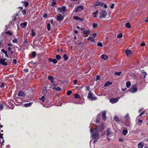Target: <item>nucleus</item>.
I'll return each instance as SVG.
<instances>
[{
	"label": "nucleus",
	"mask_w": 148,
	"mask_h": 148,
	"mask_svg": "<svg viewBox=\"0 0 148 148\" xmlns=\"http://www.w3.org/2000/svg\"><path fill=\"white\" fill-rule=\"evenodd\" d=\"M90 131V132L92 133L91 136L92 139L96 140L99 139V137L97 127H96L95 129L94 130L93 129V128H91Z\"/></svg>",
	"instance_id": "nucleus-1"
},
{
	"label": "nucleus",
	"mask_w": 148,
	"mask_h": 148,
	"mask_svg": "<svg viewBox=\"0 0 148 148\" xmlns=\"http://www.w3.org/2000/svg\"><path fill=\"white\" fill-rule=\"evenodd\" d=\"M99 18H105L107 15V13L106 11L104 10H101L99 13Z\"/></svg>",
	"instance_id": "nucleus-2"
},
{
	"label": "nucleus",
	"mask_w": 148,
	"mask_h": 148,
	"mask_svg": "<svg viewBox=\"0 0 148 148\" xmlns=\"http://www.w3.org/2000/svg\"><path fill=\"white\" fill-rule=\"evenodd\" d=\"M87 97L91 100H95L97 99V98L95 97L92 96V94L91 92H90L88 95Z\"/></svg>",
	"instance_id": "nucleus-3"
},
{
	"label": "nucleus",
	"mask_w": 148,
	"mask_h": 148,
	"mask_svg": "<svg viewBox=\"0 0 148 148\" xmlns=\"http://www.w3.org/2000/svg\"><path fill=\"white\" fill-rule=\"evenodd\" d=\"M119 98H111L110 99V101L112 103H115L118 101L119 99Z\"/></svg>",
	"instance_id": "nucleus-4"
},
{
	"label": "nucleus",
	"mask_w": 148,
	"mask_h": 148,
	"mask_svg": "<svg viewBox=\"0 0 148 148\" xmlns=\"http://www.w3.org/2000/svg\"><path fill=\"white\" fill-rule=\"evenodd\" d=\"M137 90V88L136 87V86L135 85V86H133L132 88L129 90V91L131 92L134 93L136 92Z\"/></svg>",
	"instance_id": "nucleus-5"
},
{
	"label": "nucleus",
	"mask_w": 148,
	"mask_h": 148,
	"mask_svg": "<svg viewBox=\"0 0 148 148\" xmlns=\"http://www.w3.org/2000/svg\"><path fill=\"white\" fill-rule=\"evenodd\" d=\"M63 18V16L60 14H59L57 16L56 19L58 21H61Z\"/></svg>",
	"instance_id": "nucleus-6"
},
{
	"label": "nucleus",
	"mask_w": 148,
	"mask_h": 148,
	"mask_svg": "<svg viewBox=\"0 0 148 148\" xmlns=\"http://www.w3.org/2000/svg\"><path fill=\"white\" fill-rule=\"evenodd\" d=\"M90 31L88 30V31H84L83 32V34H84V36L85 37H86L88 36V35L90 33Z\"/></svg>",
	"instance_id": "nucleus-7"
},
{
	"label": "nucleus",
	"mask_w": 148,
	"mask_h": 148,
	"mask_svg": "<svg viewBox=\"0 0 148 148\" xmlns=\"http://www.w3.org/2000/svg\"><path fill=\"white\" fill-rule=\"evenodd\" d=\"M125 53L127 55V56L129 57L130 56L131 54H132V52L130 50H126L125 51Z\"/></svg>",
	"instance_id": "nucleus-8"
},
{
	"label": "nucleus",
	"mask_w": 148,
	"mask_h": 148,
	"mask_svg": "<svg viewBox=\"0 0 148 148\" xmlns=\"http://www.w3.org/2000/svg\"><path fill=\"white\" fill-rule=\"evenodd\" d=\"M83 7L82 6L80 5L77 7V8L75 9V12H77L81 11V10H83Z\"/></svg>",
	"instance_id": "nucleus-9"
},
{
	"label": "nucleus",
	"mask_w": 148,
	"mask_h": 148,
	"mask_svg": "<svg viewBox=\"0 0 148 148\" xmlns=\"http://www.w3.org/2000/svg\"><path fill=\"white\" fill-rule=\"evenodd\" d=\"M8 102L9 104L11 106V107L14 108V105L13 104V103H14L13 100L12 99H10L8 101Z\"/></svg>",
	"instance_id": "nucleus-10"
},
{
	"label": "nucleus",
	"mask_w": 148,
	"mask_h": 148,
	"mask_svg": "<svg viewBox=\"0 0 148 148\" xmlns=\"http://www.w3.org/2000/svg\"><path fill=\"white\" fill-rule=\"evenodd\" d=\"M18 95L19 96H22L23 97H25V94L24 93V92L22 91H20L18 94Z\"/></svg>",
	"instance_id": "nucleus-11"
},
{
	"label": "nucleus",
	"mask_w": 148,
	"mask_h": 148,
	"mask_svg": "<svg viewBox=\"0 0 148 148\" xmlns=\"http://www.w3.org/2000/svg\"><path fill=\"white\" fill-rule=\"evenodd\" d=\"M0 64L3 65H7L8 63L7 62H5L3 60L2 58L0 59Z\"/></svg>",
	"instance_id": "nucleus-12"
},
{
	"label": "nucleus",
	"mask_w": 148,
	"mask_h": 148,
	"mask_svg": "<svg viewBox=\"0 0 148 148\" xmlns=\"http://www.w3.org/2000/svg\"><path fill=\"white\" fill-rule=\"evenodd\" d=\"M106 112L103 111L102 112V118L103 120L105 121L106 119Z\"/></svg>",
	"instance_id": "nucleus-13"
},
{
	"label": "nucleus",
	"mask_w": 148,
	"mask_h": 148,
	"mask_svg": "<svg viewBox=\"0 0 148 148\" xmlns=\"http://www.w3.org/2000/svg\"><path fill=\"white\" fill-rule=\"evenodd\" d=\"M101 58L103 60H106L108 59V57L106 55L102 54L101 55Z\"/></svg>",
	"instance_id": "nucleus-14"
},
{
	"label": "nucleus",
	"mask_w": 148,
	"mask_h": 148,
	"mask_svg": "<svg viewBox=\"0 0 148 148\" xmlns=\"http://www.w3.org/2000/svg\"><path fill=\"white\" fill-rule=\"evenodd\" d=\"M49 60L50 62H52L54 64H56L57 63V61L55 59L49 58Z\"/></svg>",
	"instance_id": "nucleus-15"
},
{
	"label": "nucleus",
	"mask_w": 148,
	"mask_h": 148,
	"mask_svg": "<svg viewBox=\"0 0 148 148\" xmlns=\"http://www.w3.org/2000/svg\"><path fill=\"white\" fill-rule=\"evenodd\" d=\"M144 145V144L142 142H140L138 144V147L139 148H142L143 147Z\"/></svg>",
	"instance_id": "nucleus-16"
},
{
	"label": "nucleus",
	"mask_w": 148,
	"mask_h": 148,
	"mask_svg": "<svg viewBox=\"0 0 148 148\" xmlns=\"http://www.w3.org/2000/svg\"><path fill=\"white\" fill-rule=\"evenodd\" d=\"M1 52L5 54V56L7 57L8 58H9V56H8L7 54V52L5 51V50L4 49H2L1 50Z\"/></svg>",
	"instance_id": "nucleus-17"
},
{
	"label": "nucleus",
	"mask_w": 148,
	"mask_h": 148,
	"mask_svg": "<svg viewBox=\"0 0 148 148\" xmlns=\"http://www.w3.org/2000/svg\"><path fill=\"white\" fill-rule=\"evenodd\" d=\"M48 79L51 82L53 83V84L54 85V84H53V77L51 76H49L48 77Z\"/></svg>",
	"instance_id": "nucleus-18"
},
{
	"label": "nucleus",
	"mask_w": 148,
	"mask_h": 148,
	"mask_svg": "<svg viewBox=\"0 0 148 148\" xmlns=\"http://www.w3.org/2000/svg\"><path fill=\"white\" fill-rule=\"evenodd\" d=\"M32 103V102H29L28 103H25L24 105V106L25 107H27L31 106Z\"/></svg>",
	"instance_id": "nucleus-19"
},
{
	"label": "nucleus",
	"mask_w": 148,
	"mask_h": 148,
	"mask_svg": "<svg viewBox=\"0 0 148 148\" xmlns=\"http://www.w3.org/2000/svg\"><path fill=\"white\" fill-rule=\"evenodd\" d=\"M103 3L100 2H97L95 3L96 6H102L103 5Z\"/></svg>",
	"instance_id": "nucleus-20"
},
{
	"label": "nucleus",
	"mask_w": 148,
	"mask_h": 148,
	"mask_svg": "<svg viewBox=\"0 0 148 148\" xmlns=\"http://www.w3.org/2000/svg\"><path fill=\"white\" fill-rule=\"evenodd\" d=\"M128 132V131L127 130L124 129L123 130L122 134L124 135H126Z\"/></svg>",
	"instance_id": "nucleus-21"
},
{
	"label": "nucleus",
	"mask_w": 148,
	"mask_h": 148,
	"mask_svg": "<svg viewBox=\"0 0 148 148\" xmlns=\"http://www.w3.org/2000/svg\"><path fill=\"white\" fill-rule=\"evenodd\" d=\"M112 83L110 82H107L104 84V86L105 87H107L109 85L111 84Z\"/></svg>",
	"instance_id": "nucleus-22"
},
{
	"label": "nucleus",
	"mask_w": 148,
	"mask_h": 148,
	"mask_svg": "<svg viewBox=\"0 0 148 148\" xmlns=\"http://www.w3.org/2000/svg\"><path fill=\"white\" fill-rule=\"evenodd\" d=\"M88 40H90L92 42H94L95 39L92 37H89L88 38Z\"/></svg>",
	"instance_id": "nucleus-23"
},
{
	"label": "nucleus",
	"mask_w": 148,
	"mask_h": 148,
	"mask_svg": "<svg viewBox=\"0 0 148 148\" xmlns=\"http://www.w3.org/2000/svg\"><path fill=\"white\" fill-rule=\"evenodd\" d=\"M111 133V131H110V129L109 128H108L107 130V132L106 133L107 136H109L110 135Z\"/></svg>",
	"instance_id": "nucleus-24"
},
{
	"label": "nucleus",
	"mask_w": 148,
	"mask_h": 148,
	"mask_svg": "<svg viewBox=\"0 0 148 148\" xmlns=\"http://www.w3.org/2000/svg\"><path fill=\"white\" fill-rule=\"evenodd\" d=\"M52 89L53 90H56L58 91H60L61 90V88H60L59 87H53L52 88Z\"/></svg>",
	"instance_id": "nucleus-25"
},
{
	"label": "nucleus",
	"mask_w": 148,
	"mask_h": 148,
	"mask_svg": "<svg viewBox=\"0 0 148 148\" xmlns=\"http://www.w3.org/2000/svg\"><path fill=\"white\" fill-rule=\"evenodd\" d=\"M131 85V83L130 82H127L126 83V86L127 88H129Z\"/></svg>",
	"instance_id": "nucleus-26"
},
{
	"label": "nucleus",
	"mask_w": 148,
	"mask_h": 148,
	"mask_svg": "<svg viewBox=\"0 0 148 148\" xmlns=\"http://www.w3.org/2000/svg\"><path fill=\"white\" fill-rule=\"evenodd\" d=\"M27 22H25L24 23H22L21 24V25L22 27H24L27 25Z\"/></svg>",
	"instance_id": "nucleus-27"
},
{
	"label": "nucleus",
	"mask_w": 148,
	"mask_h": 148,
	"mask_svg": "<svg viewBox=\"0 0 148 148\" xmlns=\"http://www.w3.org/2000/svg\"><path fill=\"white\" fill-rule=\"evenodd\" d=\"M125 119L127 120H128L130 119L128 113H127L126 114V115L125 116Z\"/></svg>",
	"instance_id": "nucleus-28"
},
{
	"label": "nucleus",
	"mask_w": 148,
	"mask_h": 148,
	"mask_svg": "<svg viewBox=\"0 0 148 148\" xmlns=\"http://www.w3.org/2000/svg\"><path fill=\"white\" fill-rule=\"evenodd\" d=\"M63 57L65 61L67 60L68 59L67 55L66 54H64L63 56Z\"/></svg>",
	"instance_id": "nucleus-29"
},
{
	"label": "nucleus",
	"mask_w": 148,
	"mask_h": 148,
	"mask_svg": "<svg viewBox=\"0 0 148 148\" xmlns=\"http://www.w3.org/2000/svg\"><path fill=\"white\" fill-rule=\"evenodd\" d=\"M125 26L128 28H130L131 27V25H130V24L129 23V22H127V23L125 25Z\"/></svg>",
	"instance_id": "nucleus-30"
},
{
	"label": "nucleus",
	"mask_w": 148,
	"mask_h": 148,
	"mask_svg": "<svg viewBox=\"0 0 148 148\" xmlns=\"http://www.w3.org/2000/svg\"><path fill=\"white\" fill-rule=\"evenodd\" d=\"M61 9L63 12V13H64V12H65L66 10V8L65 6H63L61 8Z\"/></svg>",
	"instance_id": "nucleus-31"
},
{
	"label": "nucleus",
	"mask_w": 148,
	"mask_h": 148,
	"mask_svg": "<svg viewBox=\"0 0 148 148\" xmlns=\"http://www.w3.org/2000/svg\"><path fill=\"white\" fill-rule=\"evenodd\" d=\"M74 98L76 99H77L80 98V96L77 94H75L74 95Z\"/></svg>",
	"instance_id": "nucleus-32"
},
{
	"label": "nucleus",
	"mask_w": 148,
	"mask_h": 148,
	"mask_svg": "<svg viewBox=\"0 0 148 148\" xmlns=\"http://www.w3.org/2000/svg\"><path fill=\"white\" fill-rule=\"evenodd\" d=\"M36 53L35 51H33L32 52V57L34 58L36 57Z\"/></svg>",
	"instance_id": "nucleus-33"
},
{
	"label": "nucleus",
	"mask_w": 148,
	"mask_h": 148,
	"mask_svg": "<svg viewBox=\"0 0 148 148\" xmlns=\"http://www.w3.org/2000/svg\"><path fill=\"white\" fill-rule=\"evenodd\" d=\"M56 58H57V59L58 60H60V59L61 58V57L59 55H56Z\"/></svg>",
	"instance_id": "nucleus-34"
},
{
	"label": "nucleus",
	"mask_w": 148,
	"mask_h": 148,
	"mask_svg": "<svg viewBox=\"0 0 148 148\" xmlns=\"http://www.w3.org/2000/svg\"><path fill=\"white\" fill-rule=\"evenodd\" d=\"M8 51L11 54H12L13 53V51H12V48L10 47H8Z\"/></svg>",
	"instance_id": "nucleus-35"
},
{
	"label": "nucleus",
	"mask_w": 148,
	"mask_h": 148,
	"mask_svg": "<svg viewBox=\"0 0 148 148\" xmlns=\"http://www.w3.org/2000/svg\"><path fill=\"white\" fill-rule=\"evenodd\" d=\"M98 13V11L97 10L96 12H94L93 13V14L94 15V17L95 18L97 17V14Z\"/></svg>",
	"instance_id": "nucleus-36"
},
{
	"label": "nucleus",
	"mask_w": 148,
	"mask_h": 148,
	"mask_svg": "<svg viewBox=\"0 0 148 148\" xmlns=\"http://www.w3.org/2000/svg\"><path fill=\"white\" fill-rule=\"evenodd\" d=\"M121 72H115L114 73V74L116 75H117L118 76H120L121 75Z\"/></svg>",
	"instance_id": "nucleus-37"
},
{
	"label": "nucleus",
	"mask_w": 148,
	"mask_h": 148,
	"mask_svg": "<svg viewBox=\"0 0 148 148\" xmlns=\"http://www.w3.org/2000/svg\"><path fill=\"white\" fill-rule=\"evenodd\" d=\"M47 29L48 31H50L51 29V25L50 23H48L47 25Z\"/></svg>",
	"instance_id": "nucleus-38"
},
{
	"label": "nucleus",
	"mask_w": 148,
	"mask_h": 148,
	"mask_svg": "<svg viewBox=\"0 0 148 148\" xmlns=\"http://www.w3.org/2000/svg\"><path fill=\"white\" fill-rule=\"evenodd\" d=\"M114 120L116 121H119L118 118L117 116H115L114 118Z\"/></svg>",
	"instance_id": "nucleus-39"
},
{
	"label": "nucleus",
	"mask_w": 148,
	"mask_h": 148,
	"mask_svg": "<svg viewBox=\"0 0 148 148\" xmlns=\"http://www.w3.org/2000/svg\"><path fill=\"white\" fill-rule=\"evenodd\" d=\"M23 4L24 5L25 7H27L29 3L27 2H24L23 3Z\"/></svg>",
	"instance_id": "nucleus-40"
},
{
	"label": "nucleus",
	"mask_w": 148,
	"mask_h": 148,
	"mask_svg": "<svg viewBox=\"0 0 148 148\" xmlns=\"http://www.w3.org/2000/svg\"><path fill=\"white\" fill-rule=\"evenodd\" d=\"M58 12L63 13V12L61 9V8H58Z\"/></svg>",
	"instance_id": "nucleus-41"
},
{
	"label": "nucleus",
	"mask_w": 148,
	"mask_h": 148,
	"mask_svg": "<svg viewBox=\"0 0 148 148\" xmlns=\"http://www.w3.org/2000/svg\"><path fill=\"white\" fill-rule=\"evenodd\" d=\"M123 35L121 34H118L117 36V38H121L122 37Z\"/></svg>",
	"instance_id": "nucleus-42"
},
{
	"label": "nucleus",
	"mask_w": 148,
	"mask_h": 148,
	"mask_svg": "<svg viewBox=\"0 0 148 148\" xmlns=\"http://www.w3.org/2000/svg\"><path fill=\"white\" fill-rule=\"evenodd\" d=\"M32 32L31 35L33 36H34L35 35V33L34 31V29H32L31 30Z\"/></svg>",
	"instance_id": "nucleus-43"
},
{
	"label": "nucleus",
	"mask_w": 148,
	"mask_h": 148,
	"mask_svg": "<svg viewBox=\"0 0 148 148\" xmlns=\"http://www.w3.org/2000/svg\"><path fill=\"white\" fill-rule=\"evenodd\" d=\"M39 100H42L43 102H44V96H42L41 98H39Z\"/></svg>",
	"instance_id": "nucleus-44"
},
{
	"label": "nucleus",
	"mask_w": 148,
	"mask_h": 148,
	"mask_svg": "<svg viewBox=\"0 0 148 148\" xmlns=\"http://www.w3.org/2000/svg\"><path fill=\"white\" fill-rule=\"evenodd\" d=\"M73 19H74L76 20H79V17H78L77 16H74L73 17Z\"/></svg>",
	"instance_id": "nucleus-45"
},
{
	"label": "nucleus",
	"mask_w": 148,
	"mask_h": 148,
	"mask_svg": "<svg viewBox=\"0 0 148 148\" xmlns=\"http://www.w3.org/2000/svg\"><path fill=\"white\" fill-rule=\"evenodd\" d=\"M72 93V92L71 90H68L67 91V94L68 95H71Z\"/></svg>",
	"instance_id": "nucleus-46"
},
{
	"label": "nucleus",
	"mask_w": 148,
	"mask_h": 148,
	"mask_svg": "<svg viewBox=\"0 0 148 148\" xmlns=\"http://www.w3.org/2000/svg\"><path fill=\"white\" fill-rule=\"evenodd\" d=\"M92 27L94 28H95L97 27V24L95 23L93 24Z\"/></svg>",
	"instance_id": "nucleus-47"
},
{
	"label": "nucleus",
	"mask_w": 148,
	"mask_h": 148,
	"mask_svg": "<svg viewBox=\"0 0 148 148\" xmlns=\"http://www.w3.org/2000/svg\"><path fill=\"white\" fill-rule=\"evenodd\" d=\"M97 45L98 46L102 47V44L101 42H99L97 44Z\"/></svg>",
	"instance_id": "nucleus-48"
},
{
	"label": "nucleus",
	"mask_w": 148,
	"mask_h": 148,
	"mask_svg": "<svg viewBox=\"0 0 148 148\" xmlns=\"http://www.w3.org/2000/svg\"><path fill=\"white\" fill-rule=\"evenodd\" d=\"M5 33L6 34H8L10 35V36L12 35L13 34L10 31L7 32H6Z\"/></svg>",
	"instance_id": "nucleus-49"
},
{
	"label": "nucleus",
	"mask_w": 148,
	"mask_h": 148,
	"mask_svg": "<svg viewBox=\"0 0 148 148\" xmlns=\"http://www.w3.org/2000/svg\"><path fill=\"white\" fill-rule=\"evenodd\" d=\"M12 42L14 43H16L17 42V40L16 38H15L14 40H13Z\"/></svg>",
	"instance_id": "nucleus-50"
},
{
	"label": "nucleus",
	"mask_w": 148,
	"mask_h": 148,
	"mask_svg": "<svg viewBox=\"0 0 148 148\" xmlns=\"http://www.w3.org/2000/svg\"><path fill=\"white\" fill-rule=\"evenodd\" d=\"M145 112V111H143L142 112H141V113L139 115V116H137V118L139 116H141Z\"/></svg>",
	"instance_id": "nucleus-51"
},
{
	"label": "nucleus",
	"mask_w": 148,
	"mask_h": 148,
	"mask_svg": "<svg viewBox=\"0 0 148 148\" xmlns=\"http://www.w3.org/2000/svg\"><path fill=\"white\" fill-rule=\"evenodd\" d=\"M3 108V106L2 104L0 105V110H2Z\"/></svg>",
	"instance_id": "nucleus-52"
},
{
	"label": "nucleus",
	"mask_w": 148,
	"mask_h": 148,
	"mask_svg": "<svg viewBox=\"0 0 148 148\" xmlns=\"http://www.w3.org/2000/svg\"><path fill=\"white\" fill-rule=\"evenodd\" d=\"M56 4V3L55 2H53L51 3V5L52 6H53L55 5Z\"/></svg>",
	"instance_id": "nucleus-53"
},
{
	"label": "nucleus",
	"mask_w": 148,
	"mask_h": 148,
	"mask_svg": "<svg viewBox=\"0 0 148 148\" xmlns=\"http://www.w3.org/2000/svg\"><path fill=\"white\" fill-rule=\"evenodd\" d=\"M4 83H2L1 84V85L0 86V87L1 88L3 87H4Z\"/></svg>",
	"instance_id": "nucleus-54"
},
{
	"label": "nucleus",
	"mask_w": 148,
	"mask_h": 148,
	"mask_svg": "<svg viewBox=\"0 0 148 148\" xmlns=\"http://www.w3.org/2000/svg\"><path fill=\"white\" fill-rule=\"evenodd\" d=\"M16 62H17V61L15 59H14L13 60V63H14V64H15L16 63Z\"/></svg>",
	"instance_id": "nucleus-55"
},
{
	"label": "nucleus",
	"mask_w": 148,
	"mask_h": 148,
	"mask_svg": "<svg viewBox=\"0 0 148 148\" xmlns=\"http://www.w3.org/2000/svg\"><path fill=\"white\" fill-rule=\"evenodd\" d=\"M23 14V15H25V14L26 12L25 10H24L22 11Z\"/></svg>",
	"instance_id": "nucleus-56"
},
{
	"label": "nucleus",
	"mask_w": 148,
	"mask_h": 148,
	"mask_svg": "<svg viewBox=\"0 0 148 148\" xmlns=\"http://www.w3.org/2000/svg\"><path fill=\"white\" fill-rule=\"evenodd\" d=\"M100 79V76L99 75H97L96 77V80L97 81V80H99Z\"/></svg>",
	"instance_id": "nucleus-57"
},
{
	"label": "nucleus",
	"mask_w": 148,
	"mask_h": 148,
	"mask_svg": "<svg viewBox=\"0 0 148 148\" xmlns=\"http://www.w3.org/2000/svg\"><path fill=\"white\" fill-rule=\"evenodd\" d=\"M145 44L144 42H142L140 44V46H144L145 45Z\"/></svg>",
	"instance_id": "nucleus-58"
},
{
	"label": "nucleus",
	"mask_w": 148,
	"mask_h": 148,
	"mask_svg": "<svg viewBox=\"0 0 148 148\" xmlns=\"http://www.w3.org/2000/svg\"><path fill=\"white\" fill-rule=\"evenodd\" d=\"M114 4H112L110 6V8H111V9H112L114 7Z\"/></svg>",
	"instance_id": "nucleus-59"
},
{
	"label": "nucleus",
	"mask_w": 148,
	"mask_h": 148,
	"mask_svg": "<svg viewBox=\"0 0 148 148\" xmlns=\"http://www.w3.org/2000/svg\"><path fill=\"white\" fill-rule=\"evenodd\" d=\"M97 33H95L92 35V36H93V38H95L97 36Z\"/></svg>",
	"instance_id": "nucleus-60"
},
{
	"label": "nucleus",
	"mask_w": 148,
	"mask_h": 148,
	"mask_svg": "<svg viewBox=\"0 0 148 148\" xmlns=\"http://www.w3.org/2000/svg\"><path fill=\"white\" fill-rule=\"evenodd\" d=\"M138 121L139 123H142L143 122V121L142 120H140L139 119H138Z\"/></svg>",
	"instance_id": "nucleus-61"
},
{
	"label": "nucleus",
	"mask_w": 148,
	"mask_h": 148,
	"mask_svg": "<svg viewBox=\"0 0 148 148\" xmlns=\"http://www.w3.org/2000/svg\"><path fill=\"white\" fill-rule=\"evenodd\" d=\"M3 134H2L1 133H0V138H3Z\"/></svg>",
	"instance_id": "nucleus-62"
},
{
	"label": "nucleus",
	"mask_w": 148,
	"mask_h": 148,
	"mask_svg": "<svg viewBox=\"0 0 148 148\" xmlns=\"http://www.w3.org/2000/svg\"><path fill=\"white\" fill-rule=\"evenodd\" d=\"M77 81L76 80H75L74 81V83L75 84H76L77 83Z\"/></svg>",
	"instance_id": "nucleus-63"
},
{
	"label": "nucleus",
	"mask_w": 148,
	"mask_h": 148,
	"mask_svg": "<svg viewBox=\"0 0 148 148\" xmlns=\"http://www.w3.org/2000/svg\"><path fill=\"white\" fill-rule=\"evenodd\" d=\"M7 45L9 46H12V45L10 43H8Z\"/></svg>",
	"instance_id": "nucleus-64"
}]
</instances>
